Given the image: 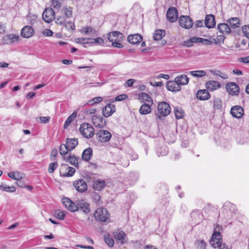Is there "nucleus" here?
Returning a JSON list of instances; mask_svg holds the SVG:
<instances>
[{
	"label": "nucleus",
	"mask_w": 249,
	"mask_h": 249,
	"mask_svg": "<svg viewBox=\"0 0 249 249\" xmlns=\"http://www.w3.org/2000/svg\"><path fill=\"white\" fill-rule=\"evenodd\" d=\"M64 159L70 162L71 164L77 166L78 165V160L79 159V157H77L75 156L74 155L72 156H69L68 157H65L64 156L63 157Z\"/></svg>",
	"instance_id": "30"
},
{
	"label": "nucleus",
	"mask_w": 249,
	"mask_h": 249,
	"mask_svg": "<svg viewBox=\"0 0 249 249\" xmlns=\"http://www.w3.org/2000/svg\"><path fill=\"white\" fill-rule=\"evenodd\" d=\"M75 172V170L71 167H68L67 165H61L60 169V175L61 177H72Z\"/></svg>",
	"instance_id": "8"
},
{
	"label": "nucleus",
	"mask_w": 249,
	"mask_h": 249,
	"mask_svg": "<svg viewBox=\"0 0 249 249\" xmlns=\"http://www.w3.org/2000/svg\"><path fill=\"white\" fill-rule=\"evenodd\" d=\"M91 198L94 202L97 205H101L102 204V201L101 197L99 193L96 192H93L91 194Z\"/></svg>",
	"instance_id": "36"
},
{
	"label": "nucleus",
	"mask_w": 249,
	"mask_h": 249,
	"mask_svg": "<svg viewBox=\"0 0 249 249\" xmlns=\"http://www.w3.org/2000/svg\"><path fill=\"white\" fill-rule=\"evenodd\" d=\"M178 11L176 8L171 7L169 8L166 13L167 19L171 22H174L177 20Z\"/></svg>",
	"instance_id": "12"
},
{
	"label": "nucleus",
	"mask_w": 249,
	"mask_h": 249,
	"mask_svg": "<svg viewBox=\"0 0 249 249\" xmlns=\"http://www.w3.org/2000/svg\"><path fill=\"white\" fill-rule=\"evenodd\" d=\"M165 32L163 30L159 29L155 31L153 35V39L155 40H160L165 36Z\"/></svg>",
	"instance_id": "32"
},
{
	"label": "nucleus",
	"mask_w": 249,
	"mask_h": 249,
	"mask_svg": "<svg viewBox=\"0 0 249 249\" xmlns=\"http://www.w3.org/2000/svg\"><path fill=\"white\" fill-rule=\"evenodd\" d=\"M189 74L194 77L200 78L206 75V71L204 70L191 71Z\"/></svg>",
	"instance_id": "34"
},
{
	"label": "nucleus",
	"mask_w": 249,
	"mask_h": 249,
	"mask_svg": "<svg viewBox=\"0 0 249 249\" xmlns=\"http://www.w3.org/2000/svg\"><path fill=\"white\" fill-rule=\"evenodd\" d=\"M0 189L3 191L10 193L15 192L16 190V187L14 186H7L3 184L0 185Z\"/></svg>",
	"instance_id": "41"
},
{
	"label": "nucleus",
	"mask_w": 249,
	"mask_h": 249,
	"mask_svg": "<svg viewBox=\"0 0 249 249\" xmlns=\"http://www.w3.org/2000/svg\"><path fill=\"white\" fill-rule=\"evenodd\" d=\"M92 153V150L91 148H88L84 150L82 153V159L88 161L90 160Z\"/></svg>",
	"instance_id": "33"
},
{
	"label": "nucleus",
	"mask_w": 249,
	"mask_h": 249,
	"mask_svg": "<svg viewBox=\"0 0 249 249\" xmlns=\"http://www.w3.org/2000/svg\"><path fill=\"white\" fill-rule=\"evenodd\" d=\"M20 34L22 37L28 38L34 35V30L30 26H25L21 29Z\"/></svg>",
	"instance_id": "16"
},
{
	"label": "nucleus",
	"mask_w": 249,
	"mask_h": 249,
	"mask_svg": "<svg viewBox=\"0 0 249 249\" xmlns=\"http://www.w3.org/2000/svg\"><path fill=\"white\" fill-rule=\"evenodd\" d=\"M226 89L227 92L232 95H237L239 93V88L235 83L230 82L226 84Z\"/></svg>",
	"instance_id": "10"
},
{
	"label": "nucleus",
	"mask_w": 249,
	"mask_h": 249,
	"mask_svg": "<svg viewBox=\"0 0 249 249\" xmlns=\"http://www.w3.org/2000/svg\"><path fill=\"white\" fill-rule=\"evenodd\" d=\"M242 31L244 35L249 38V25H245L242 27Z\"/></svg>",
	"instance_id": "56"
},
{
	"label": "nucleus",
	"mask_w": 249,
	"mask_h": 249,
	"mask_svg": "<svg viewBox=\"0 0 249 249\" xmlns=\"http://www.w3.org/2000/svg\"><path fill=\"white\" fill-rule=\"evenodd\" d=\"M196 98L202 101L207 100L210 97V94L207 89H200L196 92Z\"/></svg>",
	"instance_id": "19"
},
{
	"label": "nucleus",
	"mask_w": 249,
	"mask_h": 249,
	"mask_svg": "<svg viewBox=\"0 0 249 249\" xmlns=\"http://www.w3.org/2000/svg\"><path fill=\"white\" fill-rule=\"evenodd\" d=\"M174 113L176 118L178 119L182 118L184 115V112L181 108H175L174 109Z\"/></svg>",
	"instance_id": "49"
},
{
	"label": "nucleus",
	"mask_w": 249,
	"mask_h": 249,
	"mask_svg": "<svg viewBox=\"0 0 249 249\" xmlns=\"http://www.w3.org/2000/svg\"><path fill=\"white\" fill-rule=\"evenodd\" d=\"M56 217L60 220H63L65 217V213L64 212L57 210L55 212Z\"/></svg>",
	"instance_id": "53"
},
{
	"label": "nucleus",
	"mask_w": 249,
	"mask_h": 249,
	"mask_svg": "<svg viewBox=\"0 0 249 249\" xmlns=\"http://www.w3.org/2000/svg\"><path fill=\"white\" fill-rule=\"evenodd\" d=\"M62 202L65 207L72 212L80 210L87 215L90 212V205L85 200H77L74 203L69 198L64 197L62 198Z\"/></svg>",
	"instance_id": "1"
},
{
	"label": "nucleus",
	"mask_w": 249,
	"mask_h": 249,
	"mask_svg": "<svg viewBox=\"0 0 249 249\" xmlns=\"http://www.w3.org/2000/svg\"><path fill=\"white\" fill-rule=\"evenodd\" d=\"M3 39L6 44H11L18 42L19 41V36L14 34H9L5 36Z\"/></svg>",
	"instance_id": "17"
},
{
	"label": "nucleus",
	"mask_w": 249,
	"mask_h": 249,
	"mask_svg": "<svg viewBox=\"0 0 249 249\" xmlns=\"http://www.w3.org/2000/svg\"><path fill=\"white\" fill-rule=\"evenodd\" d=\"M63 26L65 27L66 30L70 32H72L75 30L74 23L70 20L66 21V24H64Z\"/></svg>",
	"instance_id": "42"
},
{
	"label": "nucleus",
	"mask_w": 249,
	"mask_h": 249,
	"mask_svg": "<svg viewBox=\"0 0 249 249\" xmlns=\"http://www.w3.org/2000/svg\"><path fill=\"white\" fill-rule=\"evenodd\" d=\"M212 73L216 76H218L220 77L221 78L223 79H227L228 78V75L225 72H222L219 70H215L213 71H212Z\"/></svg>",
	"instance_id": "46"
},
{
	"label": "nucleus",
	"mask_w": 249,
	"mask_h": 249,
	"mask_svg": "<svg viewBox=\"0 0 249 249\" xmlns=\"http://www.w3.org/2000/svg\"><path fill=\"white\" fill-rule=\"evenodd\" d=\"M221 235L219 231H214L213 234L212 239L210 243L214 248H219L223 244H221Z\"/></svg>",
	"instance_id": "7"
},
{
	"label": "nucleus",
	"mask_w": 249,
	"mask_h": 249,
	"mask_svg": "<svg viewBox=\"0 0 249 249\" xmlns=\"http://www.w3.org/2000/svg\"><path fill=\"white\" fill-rule=\"evenodd\" d=\"M227 22L230 23L231 27L233 29L238 28L240 25V20L237 18H231L229 19Z\"/></svg>",
	"instance_id": "31"
},
{
	"label": "nucleus",
	"mask_w": 249,
	"mask_h": 249,
	"mask_svg": "<svg viewBox=\"0 0 249 249\" xmlns=\"http://www.w3.org/2000/svg\"><path fill=\"white\" fill-rule=\"evenodd\" d=\"M37 19V16L36 15L29 14L27 16V20L28 21L30 24H34Z\"/></svg>",
	"instance_id": "48"
},
{
	"label": "nucleus",
	"mask_w": 249,
	"mask_h": 249,
	"mask_svg": "<svg viewBox=\"0 0 249 249\" xmlns=\"http://www.w3.org/2000/svg\"><path fill=\"white\" fill-rule=\"evenodd\" d=\"M81 32L86 35H94L96 33V31L89 26H86L81 29Z\"/></svg>",
	"instance_id": "37"
},
{
	"label": "nucleus",
	"mask_w": 249,
	"mask_h": 249,
	"mask_svg": "<svg viewBox=\"0 0 249 249\" xmlns=\"http://www.w3.org/2000/svg\"><path fill=\"white\" fill-rule=\"evenodd\" d=\"M57 155V150L55 148H53L51 152L50 155V160L54 161L56 160V157Z\"/></svg>",
	"instance_id": "59"
},
{
	"label": "nucleus",
	"mask_w": 249,
	"mask_h": 249,
	"mask_svg": "<svg viewBox=\"0 0 249 249\" xmlns=\"http://www.w3.org/2000/svg\"><path fill=\"white\" fill-rule=\"evenodd\" d=\"M123 37V34L118 31L111 32L107 34V39L111 42L116 40L122 41Z\"/></svg>",
	"instance_id": "13"
},
{
	"label": "nucleus",
	"mask_w": 249,
	"mask_h": 249,
	"mask_svg": "<svg viewBox=\"0 0 249 249\" xmlns=\"http://www.w3.org/2000/svg\"><path fill=\"white\" fill-rule=\"evenodd\" d=\"M168 152V149L166 147L164 146L157 150V154L159 157L166 156Z\"/></svg>",
	"instance_id": "44"
},
{
	"label": "nucleus",
	"mask_w": 249,
	"mask_h": 249,
	"mask_svg": "<svg viewBox=\"0 0 249 249\" xmlns=\"http://www.w3.org/2000/svg\"><path fill=\"white\" fill-rule=\"evenodd\" d=\"M42 34L46 36H51L53 35V32L50 29H46L43 30Z\"/></svg>",
	"instance_id": "64"
},
{
	"label": "nucleus",
	"mask_w": 249,
	"mask_h": 249,
	"mask_svg": "<svg viewBox=\"0 0 249 249\" xmlns=\"http://www.w3.org/2000/svg\"><path fill=\"white\" fill-rule=\"evenodd\" d=\"M105 241L106 242V243L110 247H113V245H114V240L111 238H110L109 236H106L105 237Z\"/></svg>",
	"instance_id": "60"
},
{
	"label": "nucleus",
	"mask_w": 249,
	"mask_h": 249,
	"mask_svg": "<svg viewBox=\"0 0 249 249\" xmlns=\"http://www.w3.org/2000/svg\"><path fill=\"white\" fill-rule=\"evenodd\" d=\"M217 29L223 34H229L231 32V28L228 24L225 23L218 24Z\"/></svg>",
	"instance_id": "25"
},
{
	"label": "nucleus",
	"mask_w": 249,
	"mask_h": 249,
	"mask_svg": "<svg viewBox=\"0 0 249 249\" xmlns=\"http://www.w3.org/2000/svg\"><path fill=\"white\" fill-rule=\"evenodd\" d=\"M50 120V117L49 116L47 117H40L36 119L37 122L41 124H46L48 123Z\"/></svg>",
	"instance_id": "54"
},
{
	"label": "nucleus",
	"mask_w": 249,
	"mask_h": 249,
	"mask_svg": "<svg viewBox=\"0 0 249 249\" xmlns=\"http://www.w3.org/2000/svg\"><path fill=\"white\" fill-rule=\"evenodd\" d=\"M166 88L171 91H178L180 89V86L177 82L175 81H168L166 84Z\"/></svg>",
	"instance_id": "23"
},
{
	"label": "nucleus",
	"mask_w": 249,
	"mask_h": 249,
	"mask_svg": "<svg viewBox=\"0 0 249 249\" xmlns=\"http://www.w3.org/2000/svg\"><path fill=\"white\" fill-rule=\"evenodd\" d=\"M8 176L11 179L20 180L22 178V175L18 172H11L8 174Z\"/></svg>",
	"instance_id": "38"
},
{
	"label": "nucleus",
	"mask_w": 249,
	"mask_h": 249,
	"mask_svg": "<svg viewBox=\"0 0 249 249\" xmlns=\"http://www.w3.org/2000/svg\"><path fill=\"white\" fill-rule=\"evenodd\" d=\"M213 106L217 109H220L222 107V103L219 98H215L213 100Z\"/></svg>",
	"instance_id": "55"
},
{
	"label": "nucleus",
	"mask_w": 249,
	"mask_h": 249,
	"mask_svg": "<svg viewBox=\"0 0 249 249\" xmlns=\"http://www.w3.org/2000/svg\"><path fill=\"white\" fill-rule=\"evenodd\" d=\"M66 18H64L63 16H57L56 18L55 22L58 25L63 26L64 24H66V22L67 21Z\"/></svg>",
	"instance_id": "50"
},
{
	"label": "nucleus",
	"mask_w": 249,
	"mask_h": 249,
	"mask_svg": "<svg viewBox=\"0 0 249 249\" xmlns=\"http://www.w3.org/2000/svg\"><path fill=\"white\" fill-rule=\"evenodd\" d=\"M66 144L71 151L77 145L78 140L75 138H67L66 140Z\"/></svg>",
	"instance_id": "27"
},
{
	"label": "nucleus",
	"mask_w": 249,
	"mask_h": 249,
	"mask_svg": "<svg viewBox=\"0 0 249 249\" xmlns=\"http://www.w3.org/2000/svg\"><path fill=\"white\" fill-rule=\"evenodd\" d=\"M206 88L210 91H214L221 87L220 84L216 81H209L206 83Z\"/></svg>",
	"instance_id": "22"
},
{
	"label": "nucleus",
	"mask_w": 249,
	"mask_h": 249,
	"mask_svg": "<svg viewBox=\"0 0 249 249\" xmlns=\"http://www.w3.org/2000/svg\"><path fill=\"white\" fill-rule=\"evenodd\" d=\"M114 236L116 240L120 241L123 243L124 242L125 234L122 231H118L114 232Z\"/></svg>",
	"instance_id": "35"
},
{
	"label": "nucleus",
	"mask_w": 249,
	"mask_h": 249,
	"mask_svg": "<svg viewBox=\"0 0 249 249\" xmlns=\"http://www.w3.org/2000/svg\"><path fill=\"white\" fill-rule=\"evenodd\" d=\"M142 40V37L140 34L129 35L127 37L128 41L132 44L140 43Z\"/></svg>",
	"instance_id": "20"
},
{
	"label": "nucleus",
	"mask_w": 249,
	"mask_h": 249,
	"mask_svg": "<svg viewBox=\"0 0 249 249\" xmlns=\"http://www.w3.org/2000/svg\"><path fill=\"white\" fill-rule=\"evenodd\" d=\"M96 137L100 142H105L110 140L112 135L108 130L100 129L96 133Z\"/></svg>",
	"instance_id": "5"
},
{
	"label": "nucleus",
	"mask_w": 249,
	"mask_h": 249,
	"mask_svg": "<svg viewBox=\"0 0 249 249\" xmlns=\"http://www.w3.org/2000/svg\"><path fill=\"white\" fill-rule=\"evenodd\" d=\"M90 39L83 38H77L75 39V41L77 43L81 44H88L89 43Z\"/></svg>",
	"instance_id": "58"
},
{
	"label": "nucleus",
	"mask_w": 249,
	"mask_h": 249,
	"mask_svg": "<svg viewBox=\"0 0 249 249\" xmlns=\"http://www.w3.org/2000/svg\"><path fill=\"white\" fill-rule=\"evenodd\" d=\"M76 112H73L66 120L64 123V127L66 128L76 117Z\"/></svg>",
	"instance_id": "40"
},
{
	"label": "nucleus",
	"mask_w": 249,
	"mask_h": 249,
	"mask_svg": "<svg viewBox=\"0 0 249 249\" xmlns=\"http://www.w3.org/2000/svg\"><path fill=\"white\" fill-rule=\"evenodd\" d=\"M223 209L224 210H229L232 213H235L236 211L235 206L229 202L224 203Z\"/></svg>",
	"instance_id": "39"
},
{
	"label": "nucleus",
	"mask_w": 249,
	"mask_h": 249,
	"mask_svg": "<svg viewBox=\"0 0 249 249\" xmlns=\"http://www.w3.org/2000/svg\"><path fill=\"white\" fill-rule=\"evenodd\" d=\"M62 14L66 18H70L72 15V9L71 7H64L62 10Z\"/></svg>",
	"instance_id": "43"
},
{
	"label": "nucleus",
	"mask_w": 249,
	"mask_h": 249,
	"mask_svg": "<svg viewBox=\"0 0 249 249\" xmlns=\"http://www.w3.org/2000/svg\"><path fill=\"white\" fill-rule=\"evenodd\" d=\"M103 101V99L101 97L98 96L94 97V98L92 99L91 100H89L88 102V104L89 105L93 106L96 104L99 103Z\"/></svg>",
	"instance_id": "52"
},
{
	"label": "nucleus",
	"mask_w": 249,
	"mask_h": 249,
	"mask_svg": "<svg viewBox=\"0 0 249 249\" xmlns=\"http://www.w3.org/2000/svg\"><path fill=\"white\" fill-rule=\"evenodd\" d=\"M139 99L142 102L147 103V104H150V105L153 104L152 98L144 92H141L139 94Z\"/></svg>",
	"instance_id": "26"
},
{
	"label": "nucleus",
	"mask_w": 249,
	"mask_h": 249,
	"mask_svg": "<svg viewBox=\"0 0 249 249\" xmlns=\"http://www.w3.org/2000/svg\"><path fill=\"white\" fill-rule=\"evenodd\" d=\"M195 245L198 249H206V243L204 240H197L195 242Z\"/></svg>",
	"instance_id": "47"
},
{
	"label": "nucleus",
	"mask_w": 249,
	"mask_h": 249,
	"mask_svg": "<svg viewBox=\"0 0 249 249\" xmlns=\"http://www.w3.org/2000/svg\"><path fill=\"white\" fill-rule=\"evenodd\" d=\"M73 185L75 189L80 193H83L88 190V185L84 180L80 179L74 181Z\"/></svg>",
	"instance_id": "9"
},
{
	"label": "nucleus",
	"mask_w": 249,
	"mask_h": 249,
	"mask_svg": "<svg viewBox=\"0 0 249 249\" xmlns=\"http://www.w3.org/2000/svg\"><path fill=\"white\" fill-rule=\"evenodd\" d=\"M106 186V182L104 180L98 179L93 182V188L97 191H101Z\"/></svg>",
	"instance_id": "24"
},
{
	"label": "nucleus",
	"mask_w": 249,
	"mask_h": 249,
	"mask_svg": "<svg viewBox=\"0 0 249 249\" xmlns=\"http://www.w3.org/2000/svg\"><path fill=\"white\" fill-rule=\"evenodd\" d=\"M81 135L87 139L91 138L94 135V129L92 125L88 123L82 124L79 128Z\"/></svg>",
	"instance_id": "2"
},
{
	"label": "nucleus",
	"mask_w": 249,
	"mask_h": 249,
	"mask_svg": "<svg viewBox=\"0 0 249 249\" xmlns=\"http://www.w3.org/2000/svg\"><path fill=\"white\" fill-rule=\"evenodd\" d=\"M231 113L234 117L240 118L243 115L244 110L241 107L236 106L231 108Z\"/></svg>",
	"instance_id": "18"
},
{
	"label": "nucleus",
	"mask_w": 249,
	"mask_h": 249,
	"mask_svg": "<svg viewBox=\"0 0 249 249\" xmlns=\"http://www.w3.org/2000/svg\"><path fill=\"white\" fill-rule=\"evenodd\" d=\"M70 148L68 146H67V144H61L59 148V153L62 155H66L69 151H70Z\"/></svg>",
	"instance_id": "45"
},
{
	"label": "nucleus",
	"mask_w": 249,
	"mask_h": 249,
	"mask_svg": "<svg viewBox=\"0 0 249 249\" xmlns=\"http://www.w3.org/2000/svg\"><path fill=\"white\" fill-rule=\"evenodd\" d=\"M115 111V106L112 104H108L102 109L103 115L105 117L111 116Z\"/></svg>",
	"instance_id": "15"
},
{
	"label": "nucleus",
	"mask_w": 249,
	"mask_h": 249,
	"mask_svg": "<svg viewBox=\"0 0 249 249\" xmlns=\"http://www.w3.org/2000/svg\"><path fill=\"white\" fill-rule=\"evenodd\" d=\"M58 164L57 161H54L49 164L48 167V172L49 173H52L58 167Z\"/></svg>",
	"instance_id": "51"
},
{
	"label": "nucleus",
	"mask_w": 249,
	"mask_h": 249,
	"mask_svg": "<svg viewBox=\"0 0 249 249\" xmlns=\"http://www.w3.org/2000/svg\"><path fill=\"white\" fill-rule=\"evenodd\" d=\"M54 18V11L52 8L46 9L43 12L42 18L47 23H50Z\"/></svg>",
	"instance_id": "11"
},
{
	"label": "nucleus",
	"mask_w": 249,
	"mask_h": 249,
	"mask_svg": "<svg viewBox=\"0 0 249 249\" xmlns=\"http://www.w3.org/2000/svg\"><path fill=\"white\" fill-rule=\"evenodd\" d=\"M150 104L144 103L140 107L139 112L140 114L146 115L149 114L151 112Z\"/></svg>",
	"instance_id": "28"
},
{
	"label": "nucleus",
	"mask_w": 249,
	"mask_h": 249,
	"mask_svg": "<svg viewBox=\"0 0 249 249\" xmlns=\"http://www.w3.org/2000/svg\"><path fill=\"white\" fill-rule=\"evenodd\" d=\"M94 216L96 220L101 222H106L108 219L109 214L106 209L99 208L95 210Z\"/></svg>",
	"instance_id": "3"
},
{
	"label": "nucleus",
	"mask_w": 249,
	"mask_h": 249,
	"mask_svg": "<svg viewBox=\"0 0 249 249\" xmlns=\"http://www.w3.org/2000/svg\"><path fill=\"white\" fill-rule=\"evenodd\" d=\"M127 95L126 94H121V95H119L118 96H117V97H116L115 98V101H123V100H124L126 98H127Z\"/></svg>",
	"instance_id": "63"
},
{
	"label": "nucleus",
	"mask_w": 249,
	"mask_h": 249,
	"mask_svg": "<svg viewBox=\"0 0 249 249\" xmlns=\"http://www.w3.org/2000/svg\"><path fill=\"white\" fill-rule=\"evenodd\" d=\"M175 81L178 85H185L188 84L189 82V78L186 75L182 74L179 76H177L175 78Z\"/></svg>",
	"instance_id": "29"
},
{
	"label": "nucleus",
	"mask_w": 249,
	"mask_h": 249,
	"mask_svg": "<svg viewBox=\"0 0 249 249\" xmlns=\"http://www.w3.org/2000/svg\"><path fill=\"white\" fill-rule=\"evenodd\" d=\"M52 6L55 9H59L61 5V3L59 0H52Z\"/></svg>",
	"instance_id": "62"
},
{
	"label": "nucleus",
	"mask_w": 249,
	"mask_h": 249,
	"mask_svg": "<svg viewBox=\"0 0 249 249\" xmlns=\"http://www.w3.org/2000/svg\"><path fill=\"white\" fill-rule=\"evenodd\" d=\"M179 23L180 26L183 28L189 29L193 25V21L188 16H181L179 18Z\"/></svg>",
	"instance_id": "6"
},
{
	"label": "nucleus",
	"mask_w": 249,
	"mask_h": 249,
	"mask_svg": "<svg viewBox=\"0 0 249 249\" xmlns=\"http://www.w3.org/2000/svg\"><path fill=\"white\" fill-rule=\"evenodd\" d=\"M199 43H201L203 44L211 45L213 44V42L212 41L208 40L207 39L199 37Z\"/></svg>",
	"instance_id": "61"
},
{
	"label": "nucleus",
	"mask_w": 249,
	"mask_h": 249,
	"mask_svg": "<svg viewBox=\"0 0 249 249\" xmlns=\"http://www.w3.org/2000/svg\"><path fill=\"white\" fill-rule=\"evenodd\" d=\"M89 43L102 44L104 43V40L101 37H97L95 39H90Z\"/></svg>",
	"instance_id": "57"
},
{
	"label": "nucleus",
	"mask_w": 249,
	"mask_h": 249,
	"mask_svg": "<svg viewBox=\"0 0 249 249\" xmlns=\"http://www.w3.org/2000/svg\"><path fill=\"white\" fill-rule=\"evenodd\" d=\"M171 112V107L169 105L165 102H161L159 104L158 106V117L160 118L161 116H166Z\"/></svg>",
	"instance_id": "4"
},
{
	"label": "nucleus",
	"mask_w": 249,
	"mask_h": 249,
	"mask_svg": "<svg viewBox=\"0 0 249 249\" xmlns=\"http://www.w3.org/2000/svg\"><path fill=\"white\" fill-rule=\"evenodd\" d=\"M205 25L208 28H212L215 25L214 16L213 15H206L205 19Z\"/></svg>",
	"instance_id": "21"
},
{
	"label": "nucleus",
	"mask_w": 249,
	"mask_h": 249,
	"mask_svg": "<svg viewBox=\"0 0 249 249\" xmlns=\"http://www.w3.org/2000/svg\"><path fill=\"white\" fill-rule=\"evenodd\" d=\"M91 121L96 127L102 128L106 125V122L103 121V117L100 115H93L91 118Z\"/></svg>",
	"instance_id": "14"
}]
</instances>
